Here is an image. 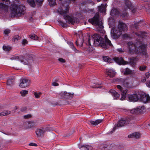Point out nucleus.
<instances>
[{
	"label": "nucleus",
	"mask_w": 150,
	"mask_h": 150,
	"mask_svg": "<svg viewBox=\"0 0 150 150\" xmlns=\"http://www.w3.org/2000/svg\"><path fill=\"white\" fill-rule=\"evenodd\" d=\"M127 47L129 52L131 54L136 53H142L146 54V47L145 45L140 42H137L136 44L132 42H128L127 44Z\"/></svg>",
	"instance_id": "f257e3e1"
},
{
	"label": "nucleus",
	"mask_w": 150,
	"mask_h": 150,
	"mask_svg": "<svg viewBox=\"0 0 150 150\" xmlns=\"http://www.w3.org/2000/svg\"><path fill=\"white\" fill-rule=\"evenodd\" d=\"M92 37L95 46L100 45L103 48L106 49L112 45L110 41L108 39L106 35L103 38L100 35L96 34H94Z\"/></svg>",
	"instance_id": "f03ea898"
},
{
	"label": "nucleus",
	"mask_w": 150,
	"mask_h": 150,
	"mask_svg": "<svg viewBox=\"0 0 150 150\" xmlns=\"http://www.w3.org/2000/svg\"><path fill=\"white\" fill-rule=\"evenodd\" d=\"M69 7L66 2L60 4L57 11L60 14L63 16L66 23L74 24L75 22L74 18L67 14L69 12Z\"/></svg>",
	"instance_id": "7ed1b4c3"
},
{
	"label": "nucleus",
	"mask_w": 150,
	"mask_h": 150,
	"mask_svg": "<svg viewBox=\"0 0 150 150\" xmlns=\"http://www.w3.org/2000/svg\"><path fill=\"white\" fill-rule=\"evenodd\" d=\"M118 28H112L111 29V33L112 38L116 39L119 37L122 33V31H126L127 30L126 25L121 21L119 22Z\"/></svg>",
	"instance_id": "20e7f679"
},
{
	"label": "nucleus",
	"mask_w": 150,
	"mask_h": 150,
	"mask_svg": "<svg viewBox=\"0 0 150 150\" xmlns=\"http://www.w3.org/2000/svg\"><path fill=\"white\" fill-rule=\"evenodd\" d=\"M11 16H19L21 14H23L25 10V7L22 5L18 6L15 4H12L11 6Z\"/></svg>",
	"instance_id": "39448f33"
},
{
	"label": "nucleus",
	"mask_w": 150,
	"mask_h": 150,
	"mask_svg": "<svg viewBox=\"0 0 150 150\" xmlns=\"http://www.w3.org/2000/svg\"><path fill=\"white\" fill-rule=\"evenodd\" d=\"M136 120V118L133 117H129L126 118H122L118 122L116 126L117 127H122L129 123H133Z\"/></svg>",
	"instance_id": "423d86ee"
},
{
	"label": "nucleus",
	"mask_w": 150,
	"mask_h": 150,
	"mask_svg": "<svg viewBox=\"0 0 150 150\" xmlns=\"http://www.w3.org/2000/svg\"><path fill=\"white\" fill-rule=\"evenodd\" d=\"M32 55H26L25 57L26 58L27 57V59H25L24 57L21 56H18L17 55H14L11 58L12 60H18L20 61L21 63H23L24 64H27L28 63V60L32 59Z\"/></svg>",
	"instance_id": "0eeeda50"
},
{
	"label": "nucleus",
	"mask_w": 150,
	"mask_h": 150,
	"mask_svg": "<svg viewBox=\"0 0 150 150\" xmlns=\"http://www.w3.org/2000/svg\"><path fill=\"white\" fill-rule=\"evenodd\" d=\"M141 94L140 93V92L133 94H129L127 96V100L130 101L136 102L139 100V95ZM141 95L142 94H141Z\"/></svg>",
	"instance_id": "6e6552de"
},
{
	"label": "nucleus",
	"mask_w": 150,
	"mask_h": 150,
	"mask_svg": "<svg viewBox=\"0 0 150 150\" xmlns=\"http://www.w3.org/2000/svg\"><path fill=\"white\" fill-rule=\"evenodd\" d=\"M144 109V106H139L135 108L129 110L128 111L131 114L137 115L142 112Z\"/></svg>",
	"instance_id": "1a4fd4ad"
},
{
	"label": "nucleus",
	"mask_w": 150,
	"mask_h": 150,
	"mask_svg": "<svg viewBox=\"0 0 150 150\" xmlns=\"http://www.w3.org/2000/svg\"><path fill=\"white\" fill-rule=\"evenodd\" d=\"M140 93L142 95H139V100L144 103L149 102L150 101V98L148 95L146 94L144 92H140Z\"/></svg>",
	"instance_id": "9d476101"
},
{
	"label": "nucleus",
	"mask_w": 150,
	"mask_h": 150,
	"mask_svg": "<svg viewBox=\"0 0 150 150\" xmlns=\"http://www.w3.org/2000/svg\"><path fill=\"white\" fill-rule=\"evenodd\" d=\"M30 83V81L28 79L22 78L20 80L19 86L21 88H25L29 86Z\"/></svg>",
	"instance_id": "9b49d317"
},
{
	"label": "nucleus",
	"mask_w": 150,
	"mask_h": 150,
	"mask_svg": "<svg viewBox=\"0 0 150 150\" xmlns=\"http://www.w3.org/2000/svg\"><path fill=\"white\" fill-rule=\"evenodd\" d=\"M89 22L94 25H99V13H97L92 18L88 20Z\"/></svg>",
	"instance_id": "f8f14e48"
},
{
	"label": "nucleus",
	"mask_w": 150,
	"mask_h": 150,
	"mask_svg": "<svg viewBox=\"0 0 150 150\" xmlns=\"http://www.w3.org/2000/svg\"><path fill=\"white\" fill-rule=\"evenodd\" d=\"M117 88L119 89V91L121 92L122 97L120 98L121 100H124L125 98V95L127 92V90L125 88H123L119 85H118L117 86Z\"/></svg>",
	"instance_id": "ddd939ff"
},
{
	"label": "nucleus",
	"mask_w": 150,
	"mask_h": 150,
	"mask_svg": "<svg viewBox=\"0 0 150 150\" xmlns=\"http://www.w3.org/2000/svg\"><path fill=\"white\" fill-rule=\"evenodd\" d=\"M105 72L106 75L110 77L114 76L115 74V72L113 69H106Z\"/></svg>",
	"instance_id": "4468645a"
},
{
	"label": "nucleus",
	"mask_w": 150,
	"mask_h": 150,
	"mask_svg": "<svg viewBox=\"0 0 150 150\" xmlns=\"http://www.w3.org/2000/svg\"><path fill=\"white\" fill-rule=\"evenodd\" d=\"M25 124L26 125L25 127L27 129L33 128L36 125L35 122L33 121L26 122Z\"/></svg>",
	"instance_id": "2eb2a0df"
},
{
	"label": "nucleus",
	"mask_w": 150,
	"mask_h": 150,
	"mask_svg": "<svg viewBox=\"0 0 150 150\" xmlns=\"http://www.w3.org/2000/svg\"><path fill=\"white\" fill-rule=\"evenodd\" d=\"M114 59L116 62L120 65L126 64H127L128 63L127 62L124 61L123 58H122L116 57L114 58Z\"/></svg>",
	"instance_id": "dca6fc26"
},
{
	"label": "nucleus",
	"mask_w": 150,
	"mask_h": 150,
	"mask_svg": "<svg viewBox=\"0 0 150 150\" xmlns=\"http://www.w3.org/2000/svg\"><path fill=\"white\" fill-rule=\"evenodd\" d=\"M134 74L135 73L133 71L130 70L128 68H126L124 72V74L125 75H132Z\"/></svg>",
	"instance_id": "f3484780"
},
{
	"label": "nucleus",
	"mask_w": 150,
	"mask_h": 150,
	"mask_svg": "<svg viewBox=\"0 0 150 150\" xmlns=\"http://www.w3.org/2000/svg\"><path fill=\"white\" fill-rule=\"evenodd\" d=\"M109 92L115 99H117L119 96V95L114 90L111 89L110 91Z\"/></svg>",
	"instance_id": "a211bd4d"
},
{
	"label": "nucleus",
	"mask_w": 150,
	"mask_h": 150,
	"mask_svg": "<svg viewBox=\"0 0 150 150\" xmlns=\"http://www.w3.org/2000/svg\"><path fill=\"white\" fill-rule=\"evenodd\" d=\"M45 132L43 129H42V127L41 128V129H37L35 131L36 134L38 136H40Z\"/></svg>",
	"instance_id": "6ab92c4d"
},
{
	"label": "nucleus",
	"mask_w": 150,
	"mask_h": 150,
	"mask_svg": "<svg viewBox=\"0 0 150 150\" xmlns=\"http://www.w3.org/2000/svg\"><path fill=\"white\" fill-rule=\"evenodd\" d=\"M106 6V4H102L101 5L98 6L99 11L102 13H105Z\"/></svg>",
	"instance_id": "aec40b11"
},
{
	"label": "nucleus",
	"mask_w": 150,
	"mask_h": 150,
	"mask_svg": "<svg viewBox=\"0 0 150 150\" xmlns=\"http://www.w3.org/2000/svg\"><path fill=\"white\" fill-rule=\"evenodd\" d=\"M140 137V134L138 132L134 133L128 135L129 137H134L136 139L139 138Z\"/></svg>",
	"instance_id": "412c9836"
},
{
	"label": "nucleus",
	"mask_w": 150,
	"mask_h": 150,
	"mask_svg": "<svg viewBox=\"0 0 150 150\" xmlns=\"http://www.w3.org/2000/svg\"><path fill=\"white\" fill-rule=\"evenodd\" d=\"M135 34H136L137 36H138L139 38L140 37L142 38H144L145 37H146L147 36L146 33L142 32H139L138 33H136Z\"/></svg>",
	"instance_id": "4be33fe9"
},
{
	"label": "nucleus",
	"mask_w": 150,
	"mask_h": 150,
	"mask_svg": "<svg viewBox=\"0 0 150 150\" xmlns=\"http://www.w3.org/2000/svg\"><path fill=\"white\" fill-rule=\"evenodd\" d=\"M81 150H92L93 148L91 146L83 145L79 148Z\"/></svg>",
	"instance_id": "5701e85b"
},
{
	"label": "nucleus",
	"mask_w": 150,
	"mask_h": 150,
	"mask_svg": "<svg viewBox=\"0 0 150 150\" xmlns=\"http://www.w3.org/2000/svg\"><path fill=\"white\" fill-rule=\"evenodd\" d=\"M14 79L13 78L11 77L9 78L7 80V84L8 86H11L13 85Z\"/></svg>",
	"instance_id": "b1692460"
},
{
	"label": "nucleus",
	"mask_w": 150,
	"mask_h": 150,
	"mask_svg": "<svg viewBox=\"0 0 150 150\" xmlns=\"http://www.w3.org/2000/svg\"><path fill=\"white\" fill-rule=\"evenodd\" d=\"M103 121L102 120H97L95 121H91L90 123L91 124L93 125L96 126L101 123Z\"/></svg>",
	"instance_id": "393cba45"
},
{
	"label": "nucleus",
	"mask_w": 150,
	"mask_h": 150,
	"mask_svg": "<svg viewBox=\"0 0 150 150\" xmlns=\"http://www.w3.org/2000/svg\"><path fill=\"white\" fill-rule=\"evenodd\" d=\"M8 6L2 3H1L0 4V9H3L5 11H6L8 10Z\"/></svg>",
	"instance_id": "a878e982"
},
{
	"label": "nucleus",
	"mask_w": 150,
	"mask_h": 150,
	"mask_svg": "<svg viewBox=\"0 0 150 150\" xmlns=\"http://www.w3.org/2000/svg\"><path fill=\"white\" fill-rule=\"evenodd\" d=\"M68 44L69 45L70 47L74 50L75 52H78V51L75 48V47L74 46L73 43L71 42H68Z\"/></svg>",
	"instance_id": "bb28decb"
},
{
	"label": "nucleus",
	"mask_w": 150,
	"mask_h": 150,
	"mask_svg": "<svg viewBox=\"0 0 150 150\" xmlns=\"http://www.w3.org/2000/svg\"><path fill=\"white\" fill-rule=\"evenodd\" d=\"M27 2L31 7H34L35 6V4L34 0H28Z\"/></svg>",
	"instance_id": "cd10ccee"
},
{
	"label": "nucleus",
	"mask_w": 150,
	"mask_h": 150,
	"mask_svg": "<svg viewBox=\"0 0 150 150\" xmlns=\"http://www.w3.org/2000/svg\"><path fill=\"white\" fill-rule=\"evenodd\" d=\"M28 93V91L26 90H23L21 91L20 93L21 96L23 97L25 96Z\"/></svg>",
	"instance_id": "c85d7f7f"
},
{
	"label": "nucleus",
	"mask_w": 150,
	"mask_h": 150,
	"mask_svg": "<svg viewBox=\"0 0 150 150\" xmlns=\"http://www.w3.org/2000/svg\"><path fill=\"white\" fill-rule=\"evenodd\" d=\"M3 49L5 51H9L11 49V47L9 46H3Z\"/></svg>",
	"instance_id": "c756f323"
},
{
	"label": "nucleus",
	"mask_w": 150,
	"mask_h": 150,
	"mask_svg": "<svg viewBox=\"0 0 150 150\" xmlns=\"http://www.w3.org/2000/svg\"><path fill=\"white\" fill-rule=\"evenodd\" d=\"M42 129H43L45 132L47 131H50L51 130L50 128L48 125L42 127Z\"/></svg>",
	"instance_id": "7c9ffc66"
},
{
	"label": "nucleus",
	"mask_w": 150,
	"mask_h": 150,
	"mask_svg": "<svg viewBox=\"0 0 150 150\" xmlns=\"http://www.w3.org/2000/svg\"><path fill=\"white\" fill-rule=\"evenodd\" d=\"M30 38L32 39L36 40L38 39V37L35 35L32 34L30 35Z\"/></svg>",
	"instance_id": "2f4dec72"
},
{
	"label": "nucleus",
	"mask_w": 150,
	"mask_h": 150,
	"mask_svg": "<svg viewBox=\"0 0 150 150\" xmlns=\"http://www.w3.org/2000/svg\"><path fill=\"white\" fill-rule=\"evenodd\" d=\"M103 59L105 62H111L112 59L108 56H105L103 57Z\"/></svg>",
	"instance_id": "473e14b6"
},
{
	"label": "nucleus",
	"mask_w": 150,
	"mask_h": 150,
	"mask_svg": "<svg viewBox=\"0 0 150 150\" xmlns=\"http://www.w3.org/2000/svg\"><path fill=\"white\" fill-rule=\"evenodd\" d=\"M76 44L77 46L81 47L83 45V42L81 41L80 39H78L76 42Z\"/></svg>",
	"instance_id": "72a5a7b5"
},
{
	"label": "nucleus",
	"mask_w": 150,
	"mask_h": 150,
	"mask_svg": "<svg viewBox=\"0 0 150 150\" xmlns=\"http://www.w3.org/2000/svg\"><path fill=\"white\" fill-rule=\"evenodd\" d=\"M137 61V59L136 58H132L130 61V63L132 64H135L136 62Z\"/></svg>",
	"instance_id": "f704fd0d"
},
{
	"label": "nucleus",
	"mask_w": 150,
	"mask_h": 150,
	"mask_svg": "<svg viewBox=\"0 0 150 150\" xmlns=\"http://www.w3.org/2000/svg\"><path fill=\"white\" fill-rule=\"evenodd\" d=\"M49 3L51 6H53L55 5V0H48Z\"/></svg>",
	"instance_id": "c9c22d12"
},
{
	"label": "nucleus",
	"mask_w": 150,
	"mask_h": 150,
	"mask_svg": "<svg viewBox=\"0 0 150 150\" xmlns=\"http://www.w3.org/2000/svg\"><path fill=\"white\" fill-rule=\"evenodd\" d=\"M107 147V145L104 144H102L100 145L99 146V148L100 149L103 150Z\"/></svg>",
	"instance_id": "e433bc0d"
},
{
	"label": "nucleus",
	"mask_w": 150,
	"mask_h": 150,
	"mask_svg": "<svg viewBox=\"0 0 150 150\" xmlns=\"http://www.w3.org/2000/svg\"><path fill=\"white\" fill-rule=\"evenodd\" d=\"M90 42H91V40L90 39H89L88 40V50L90 51L91 50H92L93 48L91 46V45L90 44Z\"/></svg>",
	"instance_id": "4c0bfd02"
},
{
	"label": "nucleus",
	"mask_w": 150,
	"mask_h": 150,
	"mask_svg": "<svg viewBox=\"0 0 150 150\" xmlns=\"http://www.w3.org/2000/svg\"><path fill=\"white\" fill-rule=\"evenodd\" d=\"M146 69V66H142L140 67L139 69L142 71H144Z\"/></svg>",
	"instance_id": "58836bf2"
},
{
	"label": "nucleus",
	"mask_w": 150,
	"mask_h": 150,
	"mask_svg": "<svg viewBox=\"0 0 150 150\" xmlns=\"http://www.w3.org/2000/svg\"><path fill=\"white\" fill-rule=\"evenodd\" d=\"M59 22L60 25L63 27H65L67 26L66 23H63L60 20L59 21Z\"/></svg>",
	"instance_id": "ea45409f"
},
{
	"label": "nucleus",
	"mask_w": 150,
	"mask_h": 150,
	"mask_svg": "<svg viewBox=\"0 0 150 150\" xmlns=\"http://www.w3.org/2000/svg\"><path fill=\"white\" fill-rule=\"evenodd\" d=\"M34 94L35 97L36 98H40V95L41 93H38L37 92H35L34 93Z\"/></svg>",
	"instance_id": "a19ab883"
},
{
	"label": "nucleus",
	"mask_w": 150,
	"mask_h": 150,
	"mask_svg": "<svg viewBox=\"0 0 150 150\" xmlns=\"http://www.w3.org/2000/svg\"><path fill=\"white\" fill-rule=\"evenodd\" d=\"M126 4L127 7L129 8H130V6L131 5V2L129 1H127L126 2Z\"/></svg>",
	"instance_id": "79ce46f5"
},
{
	"label": "nucleus",
	"mask_w": 150,
	"mask_h": 150,
	"mask_svg": "<svg viewBox=\"0 0 150 150\" xmlns=\"http://www.w3.org/2000/svg\"><path fill=\"white\" fill-rule=\"evenodd\" d=\"M22 43L23 45H25L28 44V42L27 40L25 39H24L22 40Z\"/></svg>",
	"instance_id": "37998d69"
},
{
	"label": "nucleus",
	"mask_w": 150,
	"mask_h": 150,
	"mask_svg": "<svg viewBox=\"0 0 150 150\" xmlns=\"http://www.w3.org/2000/svg\"><path fill=\"white\" fill-rule=\"evenodd\" d=\"M69 93H67V92H64L63 93V96L64 98H67L68 96L70 95Z\"/></svg>",
	"instance_id": "c03bdc74"
},
{
	"label": "nucleus",
	"mask_w": 150,
	"mask_h": 150,
	"mask_svg": "<svg viewBox=\"0 0 150 150\" xmlns=\"http://www.w3.org/2000/svg\"><path fill=\"white\" fill-rule=\"evenodd\" d=\"M4 116L8 115L11 113V112L10 111L8 110H4Z\"/></svg>",
	"instance_id": "a18cd8bd"
},
{
	"label": "nucleus",
	"mask_w": 150,
	"mask_h": 150,
	"mask_svg": "<svg viewBox=\"0 0 150 150\" xmlns=\"http://www.w3.org/2000/svg\"><path fill=\"white\" fill-rule=\"evenodd\" d=\"M10 32V30L9 29H7L4 30V33L5 34H7L9 33Z\"/></svg>",
	"instance_id": "49530a36"
},
{
	"label": "nucleus",
	"mask_w": 150,
	"mask_h": 150,
	"mask_svg": "<svg viewBox=\"0 0 150 150\" xmlns=\"http://www.w3.org/2000/svg\"><path fill=\"white\" fill-rule=\"evenodd\" d=\"M145 78L146 79H148L150 76V73L149 72H146L145 74Z\"/></svg>",
	"instance_id": "de8ad7c7"
},
{
	"label": "nucleus",
	"mask_w": 150,
	"mask_h": 150,
	"mask_svg": "<svg viewBox=\"0 0 150 150\" xmlns=\"http://www.w3.org/2000/svg\"><path fill=\"white\" fill-rule=\"evenodd\" d=\"M55 80L54 79L53 80V81L52 83V85L54 86H58V84L56 82L54 81Z\"/></svg>",
	"instance_id": "09e8293b"
},
{
	"label": "nucleus",
	"mask_w": 150,
	"mask_h": 150,
	"mask_svg": "<svg viewBox=\"0 0 150 150\" xmlns=\"http://www.w3.org/2000/svg\"><path fill=\"white\" fill-rule=\"evenodd\" d=\"M13 38L15 41L16 40H18L20 39L18 35L15 36Z\"/></svg>",
	"instance_id": "8fccbe9b"
},
{
	"label": "nucleus",
	"mask_w": 150,
	"mask_h": 150,
	"mask_svg": "<svg viewBox=\"0 0 150 150\" xmlns=\"http://www.w3.org/2000/svg\"><path fill=\"white\" fill-rule=\"evenodd\" d=\"M146 85L147 87L150 88V80L147 81L146 82Z\"/></svg>",
	"instance_id": "3c124183"
},
{
	"label": "nucleus",
	"mask_w": 150,
	"mask_h": 150,
	"mask_svg": "<svg viewBox=\"0 0 150 150\" xmlns=\"http://www.w3.org/2000/svg\"><path fill=\"white\" fill-rule=\"evenodd\" d=\"M117 50L118 52L120 53H122L124 52V51L122 49V48H120L117 49Z\"/></svg>",
	"instance_id": "603ef678"
},
{
	"label": "nucleus",
	"mask_w": 150,
	"mask_h": 150,
	"mask_svg": "<svg viewBox=\"0 0 150 150\" xmlns=\"http://www.w3.org/2000/svg\"><path fill=\"white\" fill-rule=\"evenodd\" d=\"M58 60L62 63H64L65 62V60L62 58H59L58 59Z\"/></svg>",
	"instance_id": "864d4df0"
},
{
	"label": "nucleus",
	"mask_w": 150,
	"mask_h": 150,
	"mask_svg": "<svg viewBox=\"0 0 150 150\" xmlns=\"http://www.w3.org/2000/svg\"><path fill=\"white\" fill-rule=\"evenodd\" d=\"M122 16V17H124L125 18H126L127 17V13L126 12H125Z\"/></svg>",
	"instance_id": "5fc2aeb1"
},
{
	"label": "nucleus",
	"mask_w": 150,
	"mask_h": 150,
	"mask_svg": "<svg viewBox=\"0 0 150 150\" xmlns=\"http://www.w3.org/2000/svg\"><path fill=\"white\" fill-rule=\"evenodd\" d=\"M36 2L38 4H42L43 0H35Z\"/></svg>",
	"instance_id": "6e6d98bb"
},
{
	"label": "nucleus",
	"mask_w": 150,
	"mask_h": 150,
	"mask_svg": "<svg viewBox=\"0 0 150 150\" xmlns=\"http://www.w3.org/2000/svg\"><path fill=\"white\" fill-rule=\"evenodd\" d=\"M29 145L30 146H37V144L34 143H31L29 144Z\"/></svg>",
	"instance_id": "4d7b16f0"
},
{
	"label": "nucleus",
	"mask_w": 150,
	"mask_h": 150,
	"mask_svg": "<svg viewBox=\"0 0 150 150\" xmlns=\"http://www.w3.org/2000/svg\"><path fill=\"white\" fill-rule=\"evenodd\" d=\"M24 117L25 118H29L31 117V115H24Z\"/></svg>",
	"instance_id": "13d9d810"
},
{
	"label": "nucleus",
	"mask_w": 150,
	"mask_h": 150,
	"mask_svg": "<svg viewBox=\"0 0 150 150\" xmlns=\"http://www.w3.org/2000/svg\"><path fill=\"white\" fill-rule=\"evenodd\" d=\"M146 79L145 78H142L141 80V82L144 83L146 81Z\"/></svg>",
	"instance_id": "bf43d9fd"
},
{
	"label": "nucleus",
	"mask_w": 150,
	"mask_h": 150,
	"mask_svg": "<svg viewBox=\"0 0 150 150\" xmlns=\"http://www.w3.org/2000/svg\"><path fill=\"white\" fill-rule=\"evenodd\" d=\"M137 25L141 26V23H140L138 22V23H136L135 24V26L136 28V26H137Z\"/></svg>",
	"instance_id": "052dcab7"
},
{
	"label": "nucleus",
	"mask_w": 150,
	"mask_h": 150,
	"mask_svg": "<svg viewBox=\"0 0 150 150\" xmlns=\"http://www.w3.org/2000/svg\"><path fill=\"white\" fill-rule=\"evenodd\" d=\"M4 111L0 113V116H4Z\"/></svg>",
	"instance_id": "680f3d73"
},
{
	"label": "nucleus",
	"mask_w": 150,
	"mask_h": 150,
	"mask_svg": "<svg viewBox=\"0 0 150 150\" xmlns=\"http://www.w3.org/2000/svg\"><path fill=\"white\" fill-rule=\"evenodd\" d=\"M100 27L101 29H103V26L102 24L100 25Z\"/></svg>",
	"instance_id": "e2e57ef3"
},
{
	"label": "nucleus",
	"mask_w": 150,
	"mask_h": 150,
	"mask_svg": "<svg viewBox=\"0 0 150 150\" xmlns=\"http://www.w3.org/2000/svg\"><path fill=\"white\" fill-rule=\"evenodd\" d=\"M124 37H128V36L126 34H124Z\"/></svg>",
	"instance_id": "0e129e2a"
},
{
	"label": "nucleus",
	"mask_w": 150,
	"mask_h": 150,
	"mask_svg": "<svg viewBox=\"0 0 150 150\" xmlns=\"http://www.w3.org/2000/svg\"><path fill=\"white\" fill-rule=\"evenodd\" d=\"M24 109V110H25L26 108H23V109H21V111H23V110H23V109Z\"/></svg>",
	"instance_id": "69168bd1"
},
{
	"label": "nucleus",
	"mask_w": 150,
	"mask_h": 150,
	"mask_svg": "<svg viewBox=\"0 0 150 150\" xmlns=\"http://www.w3.org/2000/svg\"><path fill=\"white\" fill-rule=\"evenodd\" d=\"M116 126H115V127H114V128H113L114 131L116 129Z\"/></svg>",
	"instance_id": "338daca9"
},
{
	"label": "nucleus",
	"mask_w": 150,
	"mask_h": 150,
	"mask_svg": "<svg viewBox=\"0 0 150 150\" xmlns=\"http://www.w3.org/2000/svg\"><path fill=\"white\" fill-rule=\"evenodd\" d=\"M2 1H8V0H2Z\"/></svg>",
	"instance_id": "774afa93"
}]
</instances>
